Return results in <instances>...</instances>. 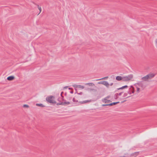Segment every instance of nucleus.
I'll return each mask as SVG.
<instances>
[{"mask_svg":"<svg viewBox=\"0 0 157 157\" xmlns=\"http://www.w3.org/2000/svg\"><path fill=\"white\" fill-rule=\"evenodd\" d=\"M118 98V95H117V93L115 94L114 95V98L115 99H117Z\"/></svg>","mask_w":157,"mask_h":157,"instance_id":"dca6fc26","label":"nucleus"},{"mask_svg":"<svg viewBox=\"0 0 157 157\" xmlns=\"http://www.w3.org/2000/svg\"><path fill=\"white\" fill-rule=\"evenodd\" d=\"M90 101H91L90 100H87L84 101H80L79 102L81 103H85L87 102H90Z\"/></svg>","mask_w":157,"mask_h":157,"instance_id":"ddd939ff","label":"nucleus"},{"mask_svg":"<svg viewBox=\"0 0 157 157\" xmlns=\"http://www.w3.org/2000/svg\"><path fill=\"white\" fill-rule=\"evenodd\" d=\"M53 99L54 98V97L52 95L50 96H48L46 97V100L48 101V102L51 103H56V102L53 100Z\"/></svg>","mask_w":157,"mask_h":157,"instance_id":"f257e3e1","label":"nucleus"},{"mask_svg":"<svg viewBox=\"0 0 157 157\" xmlns=\"http://www.w3.org/2000/svg\"><path fill=\"white\" fill-rule=\"evenodd\" d=\"M132 93H134V88L132 90Z\"/></svg>","mask_w":157,"mask_h":157,"instance_id":"2f4dec72","label":"nucleus"},{"mask_svg":"<svg viewBox=\"0 0 157 157\" xmlns=\"http://www.w3.org/2000/svg\"><path fill=\"white\" fill-rule=\"evenodd\" d=\"M67 86H66L65 87H64V88H67Z\"/></svg>","mask_w":157,"mask_h":157,"instance_id":"a19ab883","label":"nucleus"},{"mask_svg":"<svg viewBox=\"0 0 157 157\" xmlns=\"http://www.w3.org/2000/svg\"><path fill=\"white\" fill-rule=\"evenodd\" d=\"M14 79V77L13 76H10L8 77L7 79L9 81H11Z\"/></svg>","mask_w":157,"mask_h":157,"instance_id":"6e6552de","label":"nucleus"},{"mask_svg":"<svg viewBox=\"0 0 157 157\" xmlns=\"http://www.w3.org/2000/svg\"><path fill=\"white\" fill-rule=\"evenodd\" d=\"M127 78V79L128 80V81L131 79L133 77V75L132 74H130L128 75L127 76H126Z\"/></svg>","mask_w":157,"mask_h":157,"instance_id":"0eeeda50","label":"nucleus"},{"mask_svg":"<svg viewBox=\"0 0 157 157\" xmlns=\"http://www.w3.org/2000/svg\"><path fill=\"white\" fill-rule=\"evenodd\" d=\"M139 153V151L133 153H132L130 155V157L133 156L134 157H136L137 156Z\"/></svg>","mask_w":157,"mask_h":157,"instance_id":"20e7f679","label":"nucleus"},{"mask_svg":"<svg viewBox=\"0 0 157 157\" xmlns=\"http://www.w3.org/2000/svg\"><path fill=\"white\" fill-rule=\"evenodd\" d=\"M37 7L38 9L39 10H40V13H39L38 14H39L41 12V7H40L39 5H37Z\"/></svg>","mask_w":157,"mask_h":157,"instance_id":"4be33fe9","label":"nucleus"},{"mask_svg":"<svg viewBox=\"0 0 157 157\" xmlns=\"http://www.w3.org/2000/svg\"><path fill=\"white\" fill-rule=\"evenodd\" d=\"M155 75L156 74L153 73H151L147 75H148L149 76V79H151L152 78L154 77L155 76Z\"/></svg>","mask_w":157,"mask_h":157,"instance_id":"39448f33","label":"nucleus"},{"mask_svg":"<svg viewBox=\"0 0 157 157\" xmlns=\"http://www.w3.org/2000/svg\"><path fill=\"white\" fill-rule=\"evenodd\" d=\"M72 99V97H68L67 98V99L69 100H71Z\"/></svg>","mask_w":157,"mask_h":157,"instance_id":"72a5a7b5","label":"nucleus"},{"mask_svg":"<svg viewBox=\"0 0 157 157\" xmlns=\"http://www.w3.org/2000/svg\"><path fill=\"white\" fill-rule=\"evenodd\" d=\"M124 101H123V102H122V103H123V102Z\"/></svg>","mask_w":157,"mask_h":157,"instance_id":"c03bdc74","label":"nucleus"},{"mask_svg":"<svg viewBox=\"0 0 157 157\" xmlns=\"http://www.w3.org/2000/svg\"><path fill=\"white\" fill-rule=\"evenodd\" d=\"M110 104H111V103H110V104H107V105H108V106H111L112 105H111Z\"/></svg>","mask_w":157,"mask_h":157,"instance_id":"c9c22d12","label":"nucleus"},{"mask_svg":"<svg viewBox=\"0 0 157 157\" xmlns=\"http://www.w3.org/2000/svg\"><path fill=\"white\" fill-rule=\"evenodd\" d=\"M109 98V97H108V96H107V97H106V98Z\"/></svg>","mask_w":157,"mask_h":157,"instance_id":"ea45409f","label":"nucleus"},{"mask_svg":"<svg viewBox=\"0 0 157 157\" xmlns=\"http://www.w3.org/2000/svg\"><path fill=\"white\" fill-rule=\"evenodd\" d=\"M76 93H77V91L75 92V94H76Z\"/></svg>","mask_w":157,"mask_h":157,"instance_id":"79ce46f5","label":"nucleus"},{"mask_svg":"<svg viewBox=\"0 0 157 157\" xmlns=\"http://www.w3.org/2000/svg\"><path fill=\"white\" fill-rule=\"evenodd\" d=\"M128 96V93H124V94L123 97H126V98H128L130 97V96H129L127 97Z\"/></svg>","mask_w":157,"mask_h":157,"instance_id":"6ab92c4d","label":"nucleus"},{"mask_svg":"<svg viewBox=\"0 0 157 157\" xmlns=\"http://www.w3.org/2000/svg\"><path fill=\"white\" fill-rule=\"evenodd\" d=\"M75 90H76V91H77V89H76L75 88Z\"/></svg>","mask_w":157,"mask_h":157,"instance_id":"37998d69","label":"nucleus"},{"mask_svg":"<svg viewBox=\"0 0 157 157\" xmlns=\"http://www.w3.org/2000/svg\"><path fill=\"white\" fill-rule=\"evenodd\" d=\"M99 84H102L105 86L107 87H109V84L108 82L106 81H100L98 82Z\"/></svg>","mask_w":157,"mask_h":157,"instance_id":"7ed1b4c3","label":"nucleus"},{"mask_svg":"<svg viewBox=\"0 0 157 157\" xmlns=\"http://www.w3.org/2000/svg\"><path fill=\"white\" fill-rule=\"evenodd\" d=\"M70 93H71V94H73V91L72 90V91H71L70 92Z\"/></svg>","mask_w":157,"mask_h":157,"instance_id":"e433bc0d","label":"nucleus"},{"mask_svg":"<svg viewBox=\"0 0 157 157\" xmlns=\"http://www.w3.org/2000/svg\"><path fill=\"white\" fill-rule=\"evenodd\" d=\"M23 107L25 108H29V106L28 105L26 104H25L23 105Z\"/></svg>","mask_w":157,"mask_h":157,"instance_id":"a878e982","label":"nucleus"},{"mask_svg":"<svg viewBox=\"0 0 157 157\" xmlns=\"http://www.w3.org/2000/svg\"><path fill=\"white\" fill-rule=\"evenodd\" d=\"M136 88H137V92L138 93H139L140 92V88L139 87L137 86H135Z\"/></svg>","mask_w":157,"mask_h":157,"instance_id":"b1692460","label":"nucleus"},{"mask_svg":"<svg viewBox=\"0 0 157 157\" xmlns=\"http://www.w3.org/2000/svg\"><path fill=\"white\" fill-rule=\"evenodd\" d=\"M85 85H88L89 86H94L95 85L94 84L92 83H86L85 84Z\"/></svg>","mask_w":157,"mask_h":157,"instance_id":"f8f14e48","label":"nucleus"},{"mask_svg":"<svg viewBox=\"0 0 157 157\" xmlns=\"http://www.w3.org/2000/svg\"><path fill=\"white\" fill-rule=\"evenodd\" d=\"M127 93H128V94H131V89H129V90L128 91Z\"/></svg>","mask_w":157,"mask_h":157,"instance_id":"bb28decb","label":"nucleus"},{"mask_svg":"<svg viewBox=\"0 0 157 157\" xmlns=\"http://www.w3.org/2000/svg\"><path fill=\"white\" fill-rule=\"evenodd\" d=\"M108 78V76H106V77H103V78H102L99 79H96V81H98V80H101V79H107Z\"/></svg>","mask_w":157,"mask_h":157,"instance_id":"f3484780","label":"nucleus"},{"mask_svg":"<svg viewBox=\"0 0 157 157\" xmlns=\"http://www.w3.org/2000/svg\"><path fill=\"white\" fill-rule=\"evenodd\" d=\"M123 93V92H121L119 93H117V95L118 96H121Z\"/></svg>","mask_w":157,"mask_h":157,"instance_id":"c756f323","label":"nucleus"},{"mask_svg":"<svg viewBox=\"0 0 157 157\" xmlns=\"http://www.w3.org/2000/svg\"><path fill=\"white\" fill-rule=\"evenodd\" d=\"M128 87V86L127 85H125L124 86H122V87H121L117 88V90H116L115 91L116 92V91H117V90L122 89L124 88H127Z\"/></svg>","mask_w":157,"mask_h":157,"instance_id":"1a4fd4ad","label":"nucleus"},{"mask_svg":"<svg viewBox=\"0 0 157 157\" xmlns=\"http://www.w3.org/2000/svg\"><path fill=\"white\" fill-rule=\"evenodd\" d=\"M56 104L57 105H63V102H59V103H57Z\"/></svg>","mask_w":157,"mask_h":157,"instance_id":"393cba45","label":"nucleus"},{"mask_svg":"<svg viewBox=\"0 0 157 157\" xmlns=\"http://www.w3.org/2000/svg\"><path fill=\"white\" fill-rule=\"evenodd\" d=\"M119 103V101L116 102H113L111 103V104H110V105H112V106L113 105H115L116 104H117Z\"/></svg>","mask_w":157,"mask_h":157,"instance_id":"aec40b11","label":"nucleus"},{"mask_svg":"<svg viewBox=\"0 0 157 157\" xmlns=\"http://www.w3.org/2000/svg\"><path fill=\"white\" fill-rule=\"evenodd\" d=\"M149 76L148 75H147L146 76L142 77L141 78L142 80L144 81H147L148 79H149L148 78Z\"/></svg>","mask_w":157,"mask_h":157,"instance_id":"423d86ee","label":"nucleus"},{"mask_svg":"<svg viewBox=\"0 0 157 157\" xmlns=\"http://www.w3.org/2000/svg\"><path fill=\"white\" fill-rule=\"evenodd\" d=\"M78 94H79V95H82V93L81 92H80V93H78Z\"/></svg>","mask_w":157,"mask_h":157,"instance_id":"f704fd0d","label":"nucleus"},{"mask_svg":"<svg viewBox=\"0 0 157 157\" xmlns=\"http://www.w3.org/2000/svg\"><path fill=\"white\" fill-rule=\"evenodd\" d=\"M36 105L38 106H40L42 107H44V106L42 104H38L37 103L36 104Z\"/></svg>","mask_w":157,"mask_h":157,"instance_id":"2eb2a0df","label":"nucleus"},{"mask_svg":"<svg viewBox=\"0 0 157 157\" xmlns=\"http://www.w3.org/2000/svg\"><path fill=\"white\" fill-rule=\"evenodd\" d=\"M63 105H65V104L69 105L70 104V102H69L65 101V100H64V102H63Z\"/></svg>","mask_w":157,"mask_h":157,"instance_id":"412c9836","label":"nucleus"},{"mask_svg":"<svg viewBox=\"0 0 157 157\" xmlns=\"http://www.w3.org/2000/svg\"><path fill=\"white\" fill-rule=\"evenodd\" d=\"M73 87L75 88H78V85H76V84H75L73 85Z\"/></svg>","mask_w":157,"mask_h":157,"instance_id":"c85d7f7f","label":"nucleus"},{"mask_svg":"<svg viewBox=\"0 0 157 157\" xmlns=\"http://www.w3.org/2000/svg\"><path fill=\"white\" fill-rule=\"evenodd\" d=\"M113 83H111L110 84V85L111 86L113 85Z\"/></svg>","mask_w":157,"mask_h":157,"instance_id":"4c0bfd02","label":"nucleus"},{"mask_svg":"<svg viewBox=\"0 0 157 157\" xmlns=\"http://www.w3.org/2000/svg\"><path fill=\"white\" fill-rule=\"evenodd\" d=\"M62 100H63V101H64L63 98H62V97L61 98H59L58 99V101L60 102H62L61 101Z\"/></svg>","mask_w":157,"mask_h":157,"instance_id":"a211bd4d","label":"nucleus"},{"mask_svg":"<svg viewBox=\"0 0 157 157\" xmlns=\"http://www.w3.org/2000/svg\"><path fill=\"white\" fill-rule=\"evenodd\" d=\"M69 89H71V88H69Z\"/></svg>","mask_w":157,"mask_h":157,"instance_id":"a18cd8bd","label":"nucleus"},{"mask_svg":"<svg viewBox=\"0 0 157 157\" xmlns=\"http://www.w3.org/2000/svg\"><path fill=\"white\" fill-rule=\"evenodd\" d=\"M63 92H62L61 93V94H60V95L61 96V97L63 98L64 97L62 95V94H63Z\"/></svg>","mask_w":157,"mask_h":157,"instance_id":"7c9ffc66","label":"nucleus"},{"mask_svg":"<svg viewBox=\"0 0 157 157\" xmlns=\"http://www.w3.org/2000/svg\"><path fill=\"white\" fill-rule=\"evenodd\" d=\"M134 86H137L141 87L143 89H144L145 87V86L144 85V83L142 81H140L134 84Z\"/></svg>","mask_w":157,"mask_h":157,"instance_id":"f03ea898","label":"nucleus"},{"mask_svg":"<svg viewBox=\"0 0 157 157\" xmlns=\"http://www.w3.org/2000/svg\"><path fill=\"white\" fill-rule=\"evenodd\" d=\"M102 101L105 103H108L111 102V101L110 100L104 98L102 100Z\"/></svg>","mask_w":157,"mask_h":157,"instance_id":"9b49d317","label":"nucleus"},{"mask_svg":"<svg viewBox=\"0 0 157 157\" xmlns=\"http://www.w3.org/2000/svg\"><path fill=\"white\" fill-rule=\"evenodd\" d=\"M78 88H81V89H83L84 88V87L81 85H78Z\"/></svg>","mask_w":157,"mask_h":157,"instance_id":"5701e85b","label":"nucleus"},{"mask_svg":"<svg viewBox=\"0 0 157 157\" xmlns=\"http://www.w3.org/2000/svg\"><path fill=\"white\" fill-rule=\"evenodd\" d=\"M122 81H128L126 76L123 77Z\"/></svg>","mask_w":157,"mask_h":157,"instance_id":"4468645a","label":"nucleus"},{"mask_svg":"<svg viewBox=\"0 0 157 157\" xmlns=\"http://www.w3.org/2000/svg\"><path fill=\"white\" fill-rule=\"evenodd\" d=\"M72 101L73 102H78V100H75V98H73Z\"/></svg>","mask_w":157,"mask_h":157,"instance_id":"cd10ccee","label":"nucleus"},{"mask_svg":"<svg viewBox=\"0 0 157 157\" xmlns=\"http://www.w3.org/2000/svg\"><path fill=\"white\" fill-rule=\"evenodd\" d=\"M116 79L117 81H121L122 80L123 77L121 76H117L116 77Z\"/></svg>","mask_w":157,"mask_h":157,"instance_id":"9d476101","label":"nucleus"},{"mask_svg":"<svg viewBox=\"0 0 157 157\" xmlns=\"http://www.w3.org/2000/svg\"><path fill=\"white\" fill-rule=\"evenodd\" d=\"M131 87L132 88V89H134V88L133 87V86H131Z\"/></svg>","mask_w":157,"mask_h":157,"instance_id":"58836bf2","label":"nucleus"},{"mask_svg":"<svg viewBox=\"0 0 157 157\" xmlns=\"http://www.w3.org/2000/svg\"><path fill=\"white\" fill-rule=\"evenodd\" d=\"M102 106H108L107 104H103L102 105Z\"/></svg>","mask_w":157,"mask_h":157,"instance_id":"473e14b6","label":"nucleus"}]
</instances>
